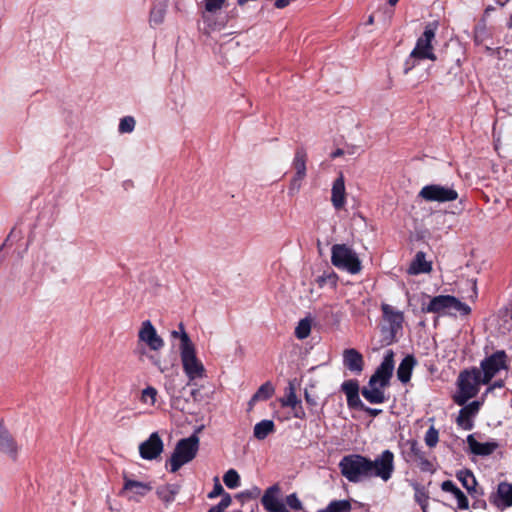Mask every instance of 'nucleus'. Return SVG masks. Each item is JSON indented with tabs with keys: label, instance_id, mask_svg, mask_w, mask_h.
<instances>
[{
	"label": "nucleus",
	"instance_id": "nucleus-1",
	"mask_svg": "<svg viewBox=\"0 0 512 512\" xmlns=\"http://www.w3.org/2000/svg\"><path fill=\"white\" fill-rule=\"evenodd\" d=\"M438 26L439 24L437 21H432L426 24L422 35L417 39L414 49L405 61V74L409 73L419 61L426 59L435 61L437 59L434 53L432 41L435 39Z\"/></svg>",
	"mask_w": 512,
	"mask_h": 512
},
{
	"label": "nucleus",
	"instance_id": "nucleus-2",
	"mask_svg": "<svg viewBox=\"0 0 512 512\" xmlns=\"http://www.w3.org/2000/svg\"><path fill=\"white\" fill-rule=\"evenodd\" d=\"M457 392L453 396V401L457 405H464L470 399L476 397L483 385L480 378V369L472 367L462 370L457 378Z\"/></svg>",
	"mask_w": 512,
	"mask_h": 512
},
{
	"label": "nucleus",
	"instance_id": "nucleus-3",
	"mask_svg": "<svg viewBox=\"0 0 512 512\" xmlns=\"http://www.w3.org/2000/svg\"><path fill=\"white\" fill-rule=\"evenodd\" d=\"M371 459L360 454L344 456L339 462L341 474L352 483L370 478Z\"/></svg>",
	"mask_w": 512,
	"mask_h": 512
},
{
	"label": "nucleus",
	"instance_id": "nucleus-4",
	"mask_svg": "<svg viewBox=\"0 0 512 512\" xmlns=\"http://www.w3.org/2000/svg\"><path fill=\"white\" fill-rule=\"evenodd\" d=\"M199 450V437L195 434L180 439L175 449L167 461L170 464V471L172 473L177 472L183 465L191 462L197 455Z\"/></svg>",
	"mask_w": 512,
	"mask_h": 512
},
{
	"label": "nucleus",
	"instance_id": "nucleus-5",
	"mask_svg": "<svg viewBox=\"0 0 512 512\" xmlns=\"http://www.w3.org/2000/svg\"><path fill=\"white\" fill-rule=\"evenodd\" d=\"M421 310L423 313H448L456 315L458 312L462 316H467L471 313V308L464 302L452 295H438L432 297L428 305H422Z\"/></svg>",
	"mask_w": 512,
	"mask_h": 512
},
{
	"label": "nucleus",
	"instance_id": "nucleus-6",
	"mask_svg": "<svg viewBox=\"0 0 512 512\" xmlns=\"http://www.w3.org/2000/svg\"><path fill=\"white\" fill-rule=\"evenodd\" d=\"M180 355L185 374L190 381L202 378L205 375V368L198 360L194 344L189 335L183 331L181 335Z\"/></svg>",
	"mask_w": 512,
	"mask_h": 512
},
{
	"label": "nucleus",
	"instance_id": "nucleus-7",
	"mask_svg": "<svg viewBox=\"0 0 512 512\" xmlns=\"http://www.w3.org/2000/svg\"><path fill=\"white\" fill-rule=\"evenodd\" d=\"M331 262L338 269L346 270L351 274L359 273L362 268L357 254L345 244L332 246Z\"/></svg>",
	"mask_w": 512,
	"mask_h": 512
},
{
	"label": "nucleus",
	"instance_id": "nucleus-8",
	"mask_svg": "<svg viewBox=\"0 0 512 512\" xmlns=\"http://www.w3.org/2000/svg\"><path fill=\"white\" fill-rule=\"evenodd\" d=\"M508 368V356L504 350H498L485 357L480 362V378L483 385L490 384L491 380L501 371Z\"/></svg>",
	"mask_w": 512,
	"mask_h": 512
},
{
	"label": "nucleus",
	"instance_id": "nucleus-9",
	"mask_svg": "<svg viewBox=\"0 0 512 512\" xmlns=\"http://www.w3.org/2000/svg\"><path fill=\"white\" fill-rule=\"evenodd\" d=\"M418 196L427 202L446 203L457 200L459 195L453 186L429 184L421 188Z\"/></svg>",
	"mask_w": 512,
	"mask_h": 512
},
{
	"label": "nucleus",
	"instance_id": "nucleus-10",
	"mask_svg": "<svg viewBox=\"0 0 512 512\" xmlns=\"http://www.w3.org/2000/svg\"><path fill=\"white\" fill-rule=\"evenodd\" d=\"M394 454L390 450H384L375 460H371L370 478L378 477L387 482L394 472Z\"/></svg>",
	"mask_w": 512,
	"mask_h": 512
},
{
	"label": "nucleus",
	"instance_id": "nucleus-11",
	"mask_svg": "<svg viewBox=\"0 0 512 512\" xmlns=\"http://www.w3.org/2000/svg\"><path fill=\"white\" fill-rule=\"evenodd\" d=\"M394 356L395 354L393 350L386 351L383 361L370 377L371 385H374L375 383H379L380 386L390 385V380L392 378L395 365Z\"/></svg>",
	"mask_w": 512,
	"mask_h": 512
},
{
	"label": "nucleus",
	"instance_id": "nucleus-12",
	"mask_svg": "<svg viewBox=\"0 0 512 512\" xmlns=\"http://www.w3.org/2000/svg\"><path fill=\"white\" fill-rule=\"evenodd\" d=\"M381 310L384 318L389 323V336L385 337V340L387 344H391L396 341V334L402 329L404 316L402 312L394 310L389 304H382Z\"/></svg>",
	"mask_w": 512,
	"mask_h": 512
},
{
	"label": "nucleus",
	"instance_id": "nucleus-13",
	"mask_svg": "<svg viewBox=\"0 0 512 512\" xmlns=\"http://www.w3.org/2000/svg\"><path fill=\"white\" fill-rule=\"evenodd\" d=\"M281 489L278 484L267 488L261 498V503L267 512H289L285 503L280 499Z\"/></svg>",
	"mask_w": 512,
	"mask_h": 512
},
{
	"label": "nucleus",
	"instance_id": "nucleus-14",
	"mask_svg": "<svg viewBox=\"0 0 512 512\" xmlns=\"http://www.w3.org/2000/svg\"><path fill=\"white\" fill-rule=\"evenodd\" d=\"M408 450L406 451L407 460L416 462L422 472H431L435 470L432 462L426 457L425 452L416 440H408Z\"/></svg>",
	"mask_w": 512,
	"mask_h": 512
},
{
	"label": "nucleus",
	"instance_id": "nucleus-15",
	"mask_svg": "<svg viewBox=\"0 0 512 512\" xmlns=\"http://www.w3.org/2000/svg\"><path fill=\"white\" fill-rule=\"evenodd\" d=\"M20 451L14 436L10 433L8 428L0 422V453L6 455L12 461H17Z\"/></svg>",
	"mask_w": 512,
	"mask_h": 512
},
{
	"label": "nucleus",
	"instance_id": "nucleus-16",
	"mask_svg": "<svg viewBox=\"0 0 512 512\" xmlns=\"http://www.w3.org/2000/svg\"><path fill=\"white\" fill-rule=\"evenodd\" d=\"M164 444L157 432L152 433L149 438L139 446L140 456L145 460H154L163 452Z\"/></svg>",
	"mask_w": 512,
	"mask_h": 512
},
{
	"label": "nucleus",
	"instance_id": "nucleus-17",
	"mask_svg": "<svg viewBox=\"0 0 512 512\" xmlns=\"http://www.w3.org/2000/svg\"><path fill=\"white\" fill-rule=\"evenodd\" d=\"M491 504L500 510H504L512 506V484L508 482H500L497 491L489 496Z\"/></svg>",
	"mask_w": 512,
	"mask_h": 512
},
{
	"label": "nucleus",
	"instance_id": "nucleus-18",
	"mask_svg": "<svg viewBox=\"0 0 512 512\" xmlns=\"http://www.w3.org/2000/svg\"><path fill=\"white\" fill-rule=\"evenodd\" d=\"M459 415L456 419L457 425L463 430H472L474 427L473 418L478 414L481 402L473 401L469 404L461 405Z\"/></svg>",
	"mask_w": 512,
	"mask_h": 512
},
{
	"label": "nucleus",
	"instance_id": "nucleus-19",
	"mask_svg": "<svg viewBox=\"0 0 512 512\" xmlns=\"http://www.w3.org/2000/svg\"><path fill=\"white\" fill-rule=\"evenodd\" d=\"M138 336L140 341L145 342L151 350L157 351L164 346L163 339L157 334L149 320L142 323Z\"/></svg>",
	"mask_w": 512,
	"mask_h": 512
},
{
	"label": "nucleus",
	"instance_id": "nucleus-20",
	"mask_svg": "<svg viewBox=\"0 0 512 512\" xmlns=\"http://www.w3.org/2000/svg\"><path fill=\"white\" fill-rule=\"evenodd\" d=\"M388 386H380L379 383L371 385L370 380L368 385L362 387L361 394L370 404H383L388 400V396L385 393V388Z\"/></svg>",
	"mask_w": 512,
	"mask_h": 512
},
{
	"label": "nucleus",
	"instance_id": "nucleus-21",
	"mask_svg": "<svg viewBox=\"0 0 512 512\" xmlns=\"http://www.w3.org/2000/svg\"><path fill=\"white\" fill-rule=\"evenodd\" d=\"M343 365L349 371L360 374L364 369L363 355L354 348L345 349L343 352Z\"/></svg>",
	"mask_w": 512,
	"mask_h": 512
},
{
	"label": "nucleus",
	"instance_id": "nucleus-22",
	"mask_svg": "<svg viewBox=\"0 0 512 512\" xmlns=\"http://www.w3.org/2000/svg\"><path fill=\"white\" fill-rule=\"evenodd\" d=\"M331 202L336 210L342 209L346 204L345 180L342 173L336 178L332 185Z\"/></svg>",
	"mask_w": 512,
	"mask_h": 512
},
{
	"label": "nucleus",
	"instance_id": "nucleus-23",
	"mask_svg": "<svg viewBox=\"0 0 512 512\" xmlns=\"http://www.w3.org/2000/svg\"><path fill=\"white\" fill-rule=\"evenodd\" d=\"M123 480L124 484L121 494L131 492L134 495L144 497L152 490V486L149 483L132 480L127 475L123 476Z\"/></svg>",
	"mask_w": 512,
	"mask_h": 512
},
{
	"label": "nucleus",
	"instance_id": "nucleus-24",
	"mask_svg": "<svg viewBox=\"0 0 512 512\" xmlns=\"http://www.w3.org/2000/svg\"><path fill=\"white\" fill-rule=\"evenodd\" d=\"M467 443L470 451L479 456L491 455L498 448V444L496 442L481 443L478 442L473 435H468Z\"/></svg>",
	"mask_w": 512,
	"mask_h": 512
},
{
	"label": "nucleus",
	"instance_id": "nucleus-25",
	"mask_svg": "<svg viewBox=\"0 0 512 512\" xmlns=\"http://www.w3.org/2000/svg\"><path fill=\"white\" fill-rule=\"evenodd\" d=\"M181 486L179 484H164L160 485L156 489L158 498L169 506L174 502L176 495L180 492Z\"/></svg>",
	"mask_w": 512,
	"mask_h": 512
},
{
	"label": "nucleus",
	"instance_id": "nucleus-26",
	"mask_svg": "<svg viewBox=\"0 0 512 512\" xmlns=\"http://www.w3.org/2000/svg\"><path fill=\"white\" fill-rule=\"evenodd\" d=\"M417 361L413 355H407L399 364L397 369V377L400 382L406 384L410 381L412 371Z\"/></svg>",
	"mask_w": 512,
	"mask_h": 512
},
{
	"label": "nucleus",
	"instance_id": "nucleus-27",
	"mask_svg": "<svg viewBox=\"0 0 512 512\" xmlns=\"http://www.w3.org/2000/svg\"><path fill=\"white\" fill-rule=\"evenodd\" d=\"M274 393L275 388L270 381L263 383L249 400L248 410H252L254 405L259 401H267L274 395Z\"/></svg>",
	"mask_w": 512,
	"mask_h": 512
},
{
	"label": "nucleus",
	"instance_id": "nucleus-28",
	"mask_svg": "<svg viewBox=\"0 0 512 512\" xmlns=\"http://www.w3.org/2000/svg\"><path fill=\"white\" fill-rule=\"evenodd\" d=\"M432 270V265L425 259V253L419 251L416 253L413 261L411 262L408 272L411 275H418L422 273H429Z\"/></svg>",
	"mask_w": 512,
	"mask_h": 512
},
{
	"label": "nucleus",
	"instance_id": "nucleus-29",
	"mask_svg": "<svg viewBox=\"0 0 512 512\" xmlns=\"http://www.w3.org/2000/svg\"><path fill=\"white\" fill-rule=\"evenodd\" d=\"M456 478L461 482L467 492L474 497L477 494V480L473 472L469 469H462L456 473Z\"/></svg>",
	"mask_w": 512,
	"mask_h": 512
},
{
	"label": "nucleus",
	"instance_id": "nucleus-30",
	"mask_svg": "<svg viewBox=\"0 0 512 512\" xmlns=\"http://www.w3.org/2000/svg\"><path fill=\"white\" fill-rule=\"evenodd\" d=\"M275 424L272 420H262L254 426L253 435L258 440H264L275 432Z\"/></svg>",
	"mask_w": 512,
	"mask_h": 512
},
{
	"label": "nucleus",
	"instance_id": "nucleus-31",
	"mask_svg": "<svg viewBox=\"0 0 512 512\" xmlns=\"http://www.w3.org/2000/svg\"><path fill=\"white\" fill-rule=\"evenodd\" d=\"M307 160L308 155L304 147H297L295 150L294 158L292 161V168L295 172H306L307 173Z\"/></svg>",
	"mask_w": 512,
	"mask_h": 512
},
{
	"label": "nucleus",
	"instance_id": "nucleus-32",
	"mask_svg": "<svg viewBox=\"0 0 512 512\" xmlns=\"http://www.w3.org/2000/svg\"><path fill=\"white\" fill-rule=\"evenodd\" d=\"M261 494V489L257 486L247 489L235 495V499L243 505L245 502L250 500H256Z\"/></svg>",
	"mask_w": 512,
	"mask_h": 512
},
{
	"label": "nucleus",
	"instance_id": "nucleus-33",
	"mask_svg": "<svg viewBox=\"0 0 512 512\" xmlns=\"http://www.w3.org/2000/svg\"><path fill=\"white\" fill-rule=\"evenodd\" d=\"M306 175H307L306 172H295L294 173L293 177L290 180V184L288 187V194L290 196H294L295 194H297L300 191V189L302 187V182L306 178Z\"/></svg>",
	"mask_w": 512,
	"mask_h": 512
},
{
	"label": "nucleus",
	"instance_id": "nucleus-34",
	"mask_svg": "<svg viewBox=\"0 0 512 512\" xmlns=\"http://www.w3.org/2000/svg\"><path fill=\"white\" fill-rule=\"evenodd\" d=\"M311 333V321L308 318L301 319L295 328V336L300 339H306Z\"/></svg>",
	"mask_w": 512,
	"mask_h": 512
},
{
	"label": "nucleus",
	"instance_id": "nucleus-35",
	"mask_svg": "<svg viewBox=\"0 0 512 512\" xmlns=\"http://www.w3.org/2000/svg\"><path fill=\"white\" fill-rule=\"evenodd\" d=\"M326 509L328 512H351L352 505L349 500H333Z\"/></svg>",
	"mask_w": 512,
	"mask_h": 512
},
{
	"label": "nucleus",
	"instance_id": "nucleus-36",
	"mask_svg": "<svg viewBox=\"0 0 512 512\" xmlns=\"http://www.w3.org/2000/svg\"><path fill=\"white\" fill-rule=\"evenodd\" d=\"M225 485L230 489H235L240 485V476L235 469H229L223 476Z\"/></svg>",
	"mask_w": 512,
	"mask_h": 512
},
{
	"label": "nucleus",
	"instance_id": "nucleus-37",
	"mask_svg": "<svg viewBox=\"0 0 512 512\" xmlns=\"http://www.w3.org/2000/svg\"><path fill=\"white\" fill-rule=\"evenodd\" d=\"M281 405L283 407H291L296 408L298 404H300V400H298L295 389L292 384H290L288 392L285 398L280 399Z\"/></svg>",
	"mask_w": 512,
	"mask_h": 512
},
{
	"label": "nucleus",
	"instance_id": "nucleus-38",
	"mask_svg": "<svg viewBox=\"0 0 512 512\" xmlns=\"http://www.w3.org/2000/svg\"><path fill=\"white\" fill-rule=\"evenodd\" d=\"M341 391L344 392V394L346 395V398L348 396H352V395L359 393L360 387H359L358 380L350 379V380L344 381L341 385Z\"/></svg>",
	"mask_w": 512,
	"mask_h": 512
},
{
	"label": "nucleus",
	"instance_id": "nucleus-39",
	"mask_svg": "<svg viewBox=\"0 0 512 512\" xmlns=\"http://www.w3.org/2000/svg\"><path fill=\"white\" fill-rule=\"evenodd\" d=\"M338 277L334 272L323 274L316 278V283L319 288H323L327 283L331 284V286L335 287L337 284Z\"/></svg>",
	"mask_w": 512,
	"mask_h": 512
},
{
	"label": "nucleus",
	"instance_id": "nucleus-40",
	"mask_svg": "<svg viewBox=\"0 0 512 512\" xmlns=\"http://www.w3.org/2000/svg\"><path fill=\"white\" fill-rule=\"evenodd\" d=\"M156 397L157 390L152 386H148L142 391L141 401L143 403H149L151 405H154L156 402Z\"/></svg>",
	"mask_w": 512,
	"mask_h": 512
},
{
	"label": "nucleus",
	"instance_id": "nucleus-41",
	"mask_svg": "<svg viewBox=\"0 0 512 512\" xmlns=\"http://www.w3.org/2000/svg\"><path fill=\"white\" fill-rule=\"evenodd\" d=\"M135 128V119L131 116H126L121 119L119 124V131L121 133H131Z\"/></svg>",
	"mask_w": 512,
	"mask_h": 512
},
{
	"label": "nucleus",
	"instance_id": "nucleus-42",
	"mask_svg": "<svg viewBox=\"0 0 512 512\" xmlns=\"http://www.w3.org/2000/svg\"><path fill=\"white\" fill-rule=\"evenodd\" d=\"M439 440L438 431L434 427H430L425 434V443L428 447H435Z\"/></svg>",
	"mask_w": 512,
	"mask_h": 512
},
{
	"label": "nucleus",
	"instance_id": "nucleus-43",
	"mask_svg": "<svg viewBox=\"0 0 512 512\" xmlns=\"http://www.w3.org/2000/svg\"><path fill=\"white\" fill-rule=\"evenodd\" d=\"M453 495L457 500V506L460 510H466L469 508L468 498L459 488Z\"/></svg>",
	"mask_w": 512,
	"mask_h": 512
},
{
	"label": "nucleus",
	"instance_id": "nucleus-44",
	"mask_svg": "<svg viewBox=\"0 0 512 512\" xmlns=\"http://www.w3.org/2000/svg\"><path fill=\"white\" fill-rule=\"evenodd\" d=\"M346 399H347V405L350 409L361 410L362 408H365L364 403L361 401V399L359 397V393L352 395V396H348Z\"/></svg>",
	"mask_w": 512,
	"mask_h": 512
},
{
	"label": "nucleus",
	"instance_id": "nucleus-45",
	"mask_svg": "<svg viewBox=\"0 0 512 512\" xmlns=\"http://www.w3.org/2000/svg\"><path fill=\"white\" fill-rule=\"evenodd\" d=\"M225 1L226 0H204L205 10L210 13L216 12L223 7Z\"/></svg>",
	"mask_w": 512,
	"mask_h": 512
},
{
	"label": "nucleus",
	"instance_id": "nucleus-46",
	"mask_svg": "<svg viewBox=\"0 0 512 512\" xmlns=\"http://www.w3.org/2000/svg\"><path fill=\"white\" fill-rule=\"evenodd\" d=\"M428 498L429 497L424 489H416L415 501L421 506L423 510H425L428 505Z\"/></svg>",
	"mask_w": 512,
	"mask_h": 512
},
{
	"label": "nucleus",
	"instance_id": "nucleus-47",
	"mask_svg": "<svg viewBox=\"0 0 512 512\" xmlns=\"http://www.w3.org/2000/svg\"><path fill=\"white\" fill-rule=\"evenodd\" d=\"M285 505L294 510H301L303 508L301 501L295 493H292L286 497Z\"/></svg>",
	"mask_w": 512,
	"mask_h": 512
},
{
	"label": "nucleus",
	"instance_id": "nucleus-48",
	"mask_svg": "<svg viewBox=\"0 0 512 512\" xmlns=\"http://www.w3.org/2000/svg\"><path fill=\"white\" fill-rule=\"evenodd\" d=\"M224 494H225L224 489H223L222 485L220 484L218 478L216 477L214 487H213L212 491L208 494V498L214 499V498H216L220 495H224Z\"/></svg>",
	"mask_w": 512,
	"mask_h": 512
},
{
	"label": "nucleus",
	"instance_id": "nucleus-49",
	"mask_svg": "<svg viewBox=\"0 0 512 512\" xmlns=\"http://www.w3.org/2000/svg\"><path fill=\"white\" fill-rule=\"evenodd\" d=\"M232 502L231 496L228 493L222 495V499L217 505H214L220 512H223Z\"/></svg>",
	"mask_w": 512,
	"mask_h": 512
},
{
	"label": "nucleus",
	"instance_id": "nucleus-50",
	"mask_svg": "<svg viewBox=\"0 0 512 512\" xmlns=\"http://www.w3.org/2000/svg\"><path fill=\"white\" fill-rule=\"evenodd\" d=\"M441 489L444 492H449V493L454 494L457 491L458 487L454 484L453 481L446 480V481L442 482Z\"/></svg>",
	"mask_w": 512,
	"mask_h": 512
},
{
	"label": "nucleus",
	"instance_id": "nucleus-51",
	"mask_svg": "<svg viewBox=\"0 0 512 512\" xmlns=\"http://www.w3.org/2000/svg\"><path fill=\"white\" fill-rule=\"evenodd\" d=\"M163 11L162 10H152L150 14V22H153L155 24H160L163 21Z\"/></svg>",
	"mask_w": 512,
	"mask_h": 512
},
{
	"label": "nucleus",
	"instance_id": "nucleus-52",
	"mask_svg": "<svg viewBox=\"0 0 512 512\" xmlns=\"http://www.w3.org/2000/svg\"><path fill=\"white\" fill-rule=\"evenodd\" d=\"M361 411L366 412L371 417H376L382 412L381 409L371 408L366 405H365V408L361 409Z\"/></svg>",
	"mask_w": 512,
	"mask_h": 512
},
{
	"label": "nucleus",
	"instance_id": "nucleus-53",
	"mask_svg": "<svg viewBox=\"0 0 512 512\" xmlns=\"http://www.w3.org/2000/svg\"><path fill=\"white\" fill-rule=\"evenodd\" d=\"M304 397H305V401L310 406H316L317 405V401H316L315 397L313 395H311L307 390H305Z\"/></svg>",
	"mask_w": 512,
	"mask_h": 512
},
{
	"label": "nucleus",
	"instance_id": "nucleus-54",
	"mask_svg": "<svg viewBox=\"0 0 512 512\" xmlns=\"http://www.w3.org/2000/svg\"><path fill=\"white\" fill-rule=\"evenodd\" d=\"M472 506L475 509H483V510L487 509V503L485 500H482V499L475 501Z\"/></svg>",
	"mask_w": 512,
	"mask_h": 512
},
{
	"label": "nucleus",
	"instance_id": "nucleus-55",
	"mask_svg": "<svg viewBox=\"0 0 512 512\" xmlns=\"http://www.w3.org/2000/svg\"><path fill=\"white\" fill-rule=\"evenodd\" d=\"M294 409H295L294 416L296 418H300V419L304 418L305 413H304V410H303V408H302V406L300 404H298L296 406V408H294Z\"/></svg>",
	"mask_w": 512,
	"mask_h": 512
},
{
	"label": "nucleus",
	"instance_id": "nucleus-56",
	"mask_svg": "<svg viewBox=\"0 0 512 512\" xmlns=\"http://www.w3.org/2000/svg\"><path fill=\"white\" fill-rule=\"evenodd\" d=\"M504 387V382L503 380H498V381H495L492 385H490L488 388H487V393L488 392H491L493 389L495 388H503Z\"/></svg>",
	"mask_w": 512,
	"mask_h": 512
},
{
	"label": "nucleus",
	"instance_id": "nucleus-57",
	"mask_svg": "<svg viewBox=\"0 0 512 512\" xmlns=\"http://www.w3.org/2000/svg\"><path fill=\"white\" fill-rule=\"evenodd\" d=\"M179 328H180V330H181V333H179V332H177V331H173V332H172V336H173L174 338H178V337H179V338L181 339V335H182L183 331H185V330H184V325H183L182 323H180Z\"/></svg>",
	"mask_w": 512,
	"mask_h": 512
},
{
	"label": "nucleus",
	"instance_id": "nucleus-58",
	"mask_svg": "<svg viewBox=\"0 0 512 512\" xmlns=\"http://www.w3.org/2000/svg\"><path fill=\"white\" fill-rule=\"evenodd\" d=\"M344 154L343 150L342 149H337L336 151H334L332 154H331V157L334 159V158H337V157H340Z\"/></svg>",
	"mask_w": 512,
	"mask_h": 512
},
{
	"label": "nucleus",
	"instance_id": "nucleus-59",
	"mask_svg": "<svg viewBox=\"0 0 512 512\" xmlns=\"http://www.w3.org/2000/svg\"><path fill=\"white\" fill-rule=\"evenodd\" d=\"M251 512H259L258 504L254 503L251 507Z\"/></svg>",
	"mask_w": 512,
	"mask_h": 512
},
{
	"label": "nucleus",
	"instance_id": "nucleus-60",
	"mask_svg": "<svg viewBox=\"0 0 512 512\" xmlns=\"http://www.w3.org/2000/svg\"><path fill=\"white\" fill-rule=\"evenodd\" d=\"M374 23V16L373 15H370L368 17V20H367V24L368 25H372Z\"/></svg>",
	"mask_w": 512,
	"mask_h": 512
},
{
	"label": "nucleus",
	"instance_id": "nucleus-61",
	"mask_svg": "<svg viewBox=\"0 0 512 512\" xmlns=\"http://www.w3.org/2000/svg\"><path fill=\"white\" fill-rule=\"evenodd\" d=\"M491 11H494V7H493V6H488V7L485 9V13H486V14H489Z\"/></svg>",
	"mask_w": 512,
	"mask_h": 512
},
{
	"label": "nucleus",
	"instance_id": "nucleus-62",
	"mask_svg": "<svg viewBox=\"0 0 512 512\" xmlns=\"http://www.w3.org/2000/svg\"><path fill=\"white\" fill-rule=\"evenodd\" d=\"M208 512H220V511H219V510H218V508H216L215 506H212V507L208 510Z\"/></svg>",
	"mask_w": 512,
	"mask_h": 512
},
{
	"label": "nucleus",
	"instance_id": "nucleus-63",
	"mask_svg": "<svg viewBox=\"0 0 512 512\" xmlns=\"http://www.w3.org/2000/svg\"><path fill=\"white\" fill-rule=\"evenodd\" d=\"M507 25H508V27H509L510 29H512V14H511V15H510V17H509V21H508V24H507Z\"/></svg>",
	"mask_w": 512,
	"mask_h": 512
},
{
	"label": "nucleus",
	"instance_id": "nucleus-64",
	"mask_svg": "<svg viewBox=\"0 0 512 512\" xmlns=\"http://www.w3.org/2000/svg\"><path fill=\"white\" fill-rule=\"evenodd\" d=\"M398 1H399V0H389V4H390L391 6H394V5H396V3H397Z\"/></svg>",
	"mask_w": 512,
	"mask_h": 512
}]
</instances>
